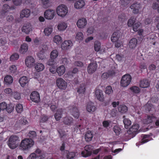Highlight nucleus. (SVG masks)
Returning <instances> with one entry per match:
<instances>
[{
  "label": "nucleus",
  "mask_w": 159,
  "mask_h": 159,
  "mask_svg": "<svg viewBox=\"0 0 159 159\" xmlns=\"http://www.w3.org/2000/svg\"><path fill=\"white\" fill-rule=\"evenodd\" d=\"M19 82L21 86L24 87L28 83V80L27 77L23 76L21 77L19 80Z\"/></svg>",
  "instance_id": "4be33fe9"
},
{
  "label": "nucleus",
  "mask_w": 159,
  "mask_h": 159,
  "mask_svg": "<svg viewBox=\"0 0 159 159\" xmlns=\"http://www.w3.org/2000/svg\"><path fill=\"white\" fill-rule=\"evenodd\" d=\"M141 23L139 22H137L135 23L133 25V29L134 32H137L138 30V29L139 28Z\"/></svg>",
  "instance_id": "09e8293b"
},
{
  "label": "nucleus",
  "mask_w": 159,
  "mask_h": 159,
  "mask_svg": "<svg viewBox=\"0 0 159 159\" xmlns=\"http://www.w3.org/2000/svg\"><path fill=\"white\" fill-rule=\"evenodd\" d=\"M130 8L133 9V12L134 14H137L139 12V10L141 8V4L137 3H134L131 5Z\"/></svg>",
  "instance_id": "dca6fc26"
},
{
  "label": "nucleus",
  "mask_w": 159,
  "mask_h": 159,
  "mask_svg": "<svg viewBox=\"0 0 159 159\" xmlns=\"http://www.w3.org/2000/svg\"><path fill=\"white\" fill-rule=\"evenodd\" d=\"M125 116H124L123 118V123L124 124L125 127L126 129H128L129 127L131 125V121L128 118H125Z\"/></svg>",
  "instance_id": "c756f323"
},
{
  "label": "nucleus",
  "mask_w": 159,
  "mask_h": 159,
  "mask_svg": "<svg viewBox=\"0 0 159 159\" xmlns=\"http://www.w3.org/2000/svg\"><path fill=\"white\" fill-rule=\"evenodd\" d=\"M52 27H47L45 28L44 31V33L45 35L49 36L52 33Z\"/></svg>",
  "instance_id": "ea45409f"
},
{
  "label": "nucleus",
  "mask_w": 159,
  "mask_h": 159,
  "mask_svg": "<svg viewBox=\"0 0 159 159\" xmlns=\"http://www.w3.org/2000/svg\"><path fill=\"white\" fill-rule=\"evenodd\" d=\"M65 68L64 66H59L56 69V71L59 76L62 75L65 71Z\"/></svg>",
  "instance_id": "bb28decb"
},
{
  "label": "nucleus",
  "mask_w": 159,
  "mask_h": 159,
  "mask_svg": "<svg viewBox=\"0 0 159 159\" xmlns=\"http://www.w3.org/2000/svg\"><path fill=\"white\" fill-rule=\"evenodd\" d=\"M87 20L85 18H82L78 20L76 24L79 28H83L87 25Z\"/></svg>",
  "instance_id": "2eb2a0df"
},
{
  "label": "nucleus",
  "mask_w": 159,
  "mask_h": 159,
  "mask_svg": "<svg viewBox=\"0 0 159 159\" xmlns=\"http://www.w3.org/2000/svg\"><path fill=\"white\" fill-rule=\"evenodd\" d=\"M73 119L72 117L66 116L63 118V122L65 125H70L73 123Z\"/></svg>",
  "instance_id": "6ab92c4d"
},
{
  "label": "nucleus",
  "mask_w": 159,
  "mask_h": 159,
  "mask_svg": "<svg viewBox=\"0 0 159 159\" xmlns=\"http://www.w3.org/2000/svg\"><path fill=\"white\" fill-rule=\"evenodd\" d=\"M28 50V45L26 43L22 44L19 49L20 53L21 54H25Z\"/></svg>",
  "instance_id": "cd10ccee"
},
{
  "label": "nucleus",
  "mask_w": 159,
  "mask_h": 159,
  "mask_svg": "<svg viewBox=\"0 0 159 159\" xmlns=\"http://www.w3.org/2000/svg\"><path fill=\"white\" fill-rule=\"evenodd\" d=\"M83 34L81 32H79L76 34L75 38L78 41H80L83 39Z\"/></svg>",
  "instance_id": "603ef678"
},
{
  "label": "nucleus",
  "mask_w": 159,
  "mask_h": 159,
  "mask_svg": "<svg viewBox=\"0 0 159 159\" xmlns=\"http://www.w3.org/2000/svg\"><path fill=\"white\" fill-rule=\"evenodd\" d=\"M119 111L121 113H124L128 110L127 107L124 105H121L118 108Z\"/></svg>",
  "instance_id": "2f4dec72"
},
{
  "label": "nucleus",
  "mask_w": 159,
  "mask_h": 159,
  "mask_svg": "<svg viewBox=\"0 0 159 159\" xmlns=\"http://www.w3.org/2000/svg\"><path fill=\"white\" fill-rule=\"evenodd\" d=\"M6 19L8 21L12 22L14 20V17L12 15H10L7 16Z\"/></svg>",
  "instance_id": "774afa93"
},
{
  "label": "nucleus",
  "mask_w": 159,
  "mask_h": 159,
  "mask_svg": "<svg viewBox=\"0 0 159 159\" xmlns=\"http://www.w3.org/2000/svg\"><path fill=\"white\" fill-rule=\"evenodd\" d=\"M6 109L7 112L11 113L14 109V106L12 104H9L8 106H7V108Z\"/></svg>",
  "instance_id": "3c124183"
},
{
  "label": "nucleus",
  "mask_w": 159,
  "mask_h": 159,
  "mask_svg": "<svg viewBox=\"0 0 159 159\" xmlns=\"http://www.w3.org/2000/svg\"><path fill=\"white\" fill-rule=\"evenodd\" d=\"M66 157L67 159H73L75 156V153L74 152H70L66 150Z\"/></svg>",
  "instance_id": "473e14b6"
},
{
  "label": "nucleus",
  "mask_w": 159,
  "mask_h": 159,
  "mask_svg": "<svg viewBox=\"0 0 159 159\" xmlns=\"http://www.w3.org/2000/svg\"><path fill=\"white\" fill-rule=\"evenodd\" d=\"M156 118H157L152 115L151 116H148L147 117L148 123H152L153 121V120Z\"/></svg>",
  "instance_id": "864d4df0"
},
{
  "label": "nucleus",
  "mask_w": 159,
  "mask_h": 159,
  "mask_svg": "<svg viewBox=\"0 0 159 159\" xmlns=\"http://www.w3.org/2000/svg\"><path fill=\"white\" fill-rule=\"evenodd\" d=\"M130 90L134 93H138L140 91L139 88L136 86H133L130 88Z\"/></svg>",
  "instance_id": "58836bf2"
},
{
  "label": "nucleus",
  "mask_w": 159,
  "mask_h": 159,
  "mask_svg": "<svg viewBox=\"0 0 159 159\" xmlns=\"http://www.w3.org/2000/svg\"><path fill=\"white\" fill-rule=\"evenodd\" d=\"M19 141V138L18 136L16 135H11L7 142V143L10 148L14 149L17 147Z\"/></svg>",
  "instance_id": "f257e3e1"
},
{
  "label": "nucleus",
  "mask_w": 159,
  "mask_h": 159,
  "mask_svg": "<svg viewBox=\"0 0 159 159\" xmlns=\"http://www.w3.org/2000/svg\"><path fill=\"white\" fill-rule=\"evenodd\" d=\"M85 4V2L83 0H79L75 3V7L77 9L82 8Z\"/></svg>",
  "instance_id": "a878e982"
},
{
  "label": "nucleus",
  "mask_w": 159,
  "mask_h": 159,
  "mask_svg": "<svg viewBox=\"0 0 159 159\" xmlns=\"http://www.w3.org/2000/svg\"><path fill=\"white\" fill-rule=\"evenodd\" d=\"M113 92L112 87L110 86H107L106 88L105 93L109 94Z\"/></svg>",
  "instance_id": "5fc2aeb1"
},
{
  "label": "nucleus",
  "mask_w": 159,
  "mask_h": 159,
  "mask_svg": "<svg viewBox=\"0 0 159 159\" xmlns=\"http://www.w3.org/2000/svg\"><path fill=\"white\" fill-rule=\"evenodd\" d=\"M55 11L51 9L46 10L44 12V15L45 18L48 20L52 19L55 16Z\"/></svg>",
  "instance_id": "0eeeda50"
},
{
  "label": "nucleus",
  "mask_w": 159,
  "mask_h": 159,
  "mask_svg": "<svg viewBox=\"0 0 159 159\" xmlns=\"http://www.w3.org/2000/svg\"><path fill=\"white\" fill-rule=\"evenodd\" d=\"M9 69V72L11 74L15 73L17 71V68L15 65H12L10 66Z\"/></svg>",
  "instance_id": "c03bdc74"
},
{
  "label": "nucleus",
  "mask_w": 159,
  "mask_h": 159,
  "mask_svg": "<svg viewBox=\"0 0 159 159\" xmlns=\"http://www.w3.org/2000/svg\"><path fill=\"white\" fill-rule=\"evenodd\" d=\"M57 14L61 17H64L67 14L68 10L67 7L64 5L58 6L56 9Z\"/></svg>",
  "instance_id": "7ed1b4c3"
},
{
  "label": "nucleus",
  "mask_w": 159,
  "mask_h": 159,
  "mask_svg": "<svg viewBox=\"0 0 159 159\" xmlns=\"http://www.w3.org/2000/svg\"><path fill=\"white\" fill-rule=\"evenodd\" d=\"M67 27V25L65 22L60 23L58 26V29L60 31L65 30Z\"/></svg>",
  "instance_id": "72a5a7b5"
},
{
  "label": "nucleus",
  "mask_w": 159,
  "mask_h": 159,
  "mask_svg": "<svg viewBox=\"0 0 159 159\" xmlns=\"http://www.w3.org/2000/svg\"><path fill=\"white\" fill-rule=\"evenodd\" d=\"M56 82L57 86L60 89L65 90L67 87V82L62 78L57 79Z\"/></svg>",
  "instance_id": "20e7f679"
},
{
  "label": "nucleus",
  "mask_w": 159,
  "mask_h": 159,
  "mask_svg": "<svg viewBox=\"0 0 159 159\" xmlns=\"http://www.w3.org/2000/svg\"><path fill=\"white\" fill-rule=\"evenodd\" d=\"M22 0H13L14 5L16 6H20L22 3Z\"/></svg>",
  "instance_id": "e2e57ef3"
},
{
  "label": "nucleus",
  "mask_w": 159,
  "mask_h": 159,
  "mask_svg": "<svg viewBox=\"0 0 159 159\" xmlns=\"http://www.w3.org/2000/svg\"><path fill=\"white\" fill-rule=\"evenodd\" d=\"M7 43L6 39L3 37H0V45L4 46Z\"/></svg>",
  "instance_id": "13d9d810"
},
{
  "label": "nucleus",
  "mask_w": 159,
  "mask_h": 159,
  "mask_svg": "<svg viewBox=\"0 0 159 159\" xmlns=\"http://www.w3.org/2000/svg\"><path fill=\"white\" fill-rule=\"evenodd\" d=\"M73 45V43L70 40L65 41L61 45V49L66 50L70 48Z\"/></svg>",
  "instance_id": "ddd939ff"
},
{
  "label": "nucleus",
  "mask_w": 159,
  "mask_h": 159,
  "mask_svg": "<svg viewBox=\"0 0 159 159\" xmlns=\"http://www.w3.org/2000/svg\"><path fill=\"white\" fill-rule=\"evenodd\" d=\"M40 2L44 8H47L50 6V0H40Z\"/></svg>",
  "instance_id": "e433bc0d"
},
{
  "label": "nucleus",
  "mask_w": 159,
  "mask_h": 159,
  "mask_svg": "<svg viewBox=\"0 0 159 159\" xmlns=\"http://www.w3.org/2000/svg\"><path fill=\"white\" fill-rule=\"evenodd\" d=\"M151 136L149 134H142V139L139 143L140 144H142L147 143L150 140L149 139Z\"/></svg>",
  "instance_id": "b1692460"
},
{
  "label": "nucleus",
  "mask_w": 159,
  "mask_h": 159,
  "mask_svg": "<svg viewBox=\"0 0 159 159\" xmlns=\"http://www.w3.org/2000/svg\"><path fill=\"white\" fill-rule=\"evenodd\" d=\"M96 108L94 105L93 102H89L87 103L86 106L87 111L89 113H92L96 110Z\"/></svg>",
  "instance_id": "4468645a"
},
{
  "label": "nucleus",
  "mask_w": 159,
  "mask_h": 159,
  "mask_svg": "<svg viewBox=\"0 0 159 159\" xmlns=\"http://www.w3.org/2000/svg\"><path fill=\"white\" fill-rule=\"evenodd\" d=\"M93 147L91 145H88L84 147V150L83 151L81 154L84 157L90 156L92 154Z\"/></svg>",
  "instance_id": "39448f33"
},
{
  "label": "nucleus",
  "mask_w": 159,
  "mask_h": 159,
  "mask_svg": "<svg viewBox=\"0 0 159 159\" xmlns=\"http://www.w3.org/2000/svg\"><path fill=\"white\" fill-rule=\"evenodd\" d=\"M135 19L133 17H131L129 19L128 21L127 25L129 27H131L133 26L135 22Z\"/></svg>",
  "instance_id": "a18cd8bd"
},
{
  "label": "nucleus",
  "mask_w": 159,
  "mask_h": 159,
  "mask_svg": "<svg viewBox=\"0 0 159 159\" xmlns=\"http://www.w3.org/2000/svg\"><path fill=\"white\" fill-rule=\"evenodd\" d=\"M116 74L115 71L113 70H110L107 72L103 73L101 75V78L103 80L107 79L110 76H113Z\"/></svg>",
  "instance_id": "f8f14e48"
},
{
  "label": "nucleus",
  "mask_w": 159,
  "mask_h": 159,
  "mask_svg": "<svg viewBox=\"0 0 159 159\" xmlns=\"http://www.w3.org/2000/svg\"><path fill=\"white\" fill-rule=\"evenodd\" d=\"M71 114L75 118H78L80 116L79 110L76 107H74L70 109Z\"/></svg>",
  "instance_id": "a211bd4d"
},
{
  "label": "nucleus",
  "mask_w": 159,
  "mask_h": 159,
  "mask_svg": "<svg viewBox=\"0 0 159 159\" xmlns=\"http://www.w3.org/2000/svg\"><path fill=\"white\" fill-rule=\"evenodd\" d=\"M98 67L96 63H91L87 67V70L89 74H92L94 72L97 70Z\"/></svg>",
  "instance_id": "1a4fd4ad"
},
{
  "label": "nucleus",
  "mask_w": 159,
  "mask_h": 159,
  "mask_svg": "<svg viewBox=\"0 0 159 159\" xmlns=\"http://www.w3.org/2000/svg\"><path fill=\"white\" fill-rule=\"evenodd\" d=\"M16 109L18 113H21L23 110V106L20 104H18L16 105Z\"/></svg>",
  "instance_id": "49530a36"
},
{
  "label": "nucleus",
  "mask_w": 159,
  "mask_h": 159,
  "mask_svg": "<svg viewBox=\"0 0 159 159\" xmlns=\"http://www.w3.org/2000/svg\"><path fill=\"white\" fill-rule=\"evenodd\" d=\"M95 94L97 99L101 102L104 101V96L102 91L99 89H96L95 91Z\"/></svg>",
  "instance_id": "9b49d317"
},
{
  "label": "nucleus",
  "mask_w": 159,
  "mask_h": 159,
  "mask_svg": "<svg viewBox=\"0 0 159 159\" xmlns=\"http://www.w3.org/2000/svg\"><path fill=\"white\" fill-rule=\"evenodd\" d=\"M4 81L7 84H10L13 81V78L11 76L7 75L5 77Z\"/></svg>",
  "instance_id": "7c9ffc66"
},
{
  "label": "nucleus",
  "mask_w": 159,
  "mask_h": 159,
  "mask_svg": "<svg viewBox=\"0 0 159 159\" xmlns=\"http://www.w3.org/2000/svg\"><path fill=\"white\" fill-rule=\"evenodd\" d=\"M7 104L5 102L0 103V110L3 111L7 108Z\"/></svg>",
  "instance_id": "6e6d98bb"
},
{
  "label": "nucleus",
  "mask_w": 159,
  "mask_h": 159,
  "mask_svg": "<svg viewBox=\"0 0 159 159\" xmlns=\"http://www.w3.org/2000/svg\"><path fill=\"white\" fill-rule=\"evenodd\" d=\"M120 35L119 31L114 32L111 37V41L113 42H116L120 38Z\"/></svg>",
  "instance_id": "aec40b11"
},
{
  "label": "nucleus",
  "mask_w": 159,
  "mask_h": 159,
  "mask_svg": "<svg viewBox=\"0 0 159 159\" xmlns=\"http://www.w3.org/2000/svg\"><path fill=\"white\" fill-rule=\"evenodd\" d=\"M58 132L60 134V136L61 138H62L63 136L66 135V133L65 131L61 129L58 130Z\"/></svg>",
  "instance_id": "0e129e2a"
},
{
  "label": "nucleus",
  "mask_w": 159,
  "mask_h": 159,
  "mask_svg": "<svg viewBox=\"0 0 159 159\" xmlns=\"http://www.w3.org/2000/svg\"><path fill=\"white\" fill-rule=\"evenodd\" d=\"M53 41L54 43H56L57 44H59L61 43L62 40L61 36L57 35L54 36Z\"/></svg>",
  "instance_id": "c9c22d12"
},
{
  "label": "nucleus",
  "mask_w": 159,
  "mask_h": 159,
  "mask_svg": "<svg viewBox=\"0 0 159 159\" xmlns=\"http://www.w3.org/2000/svg\"><path fill=\"white\" fill-rule=\"evenodd\" d=\"M58 52L56 50H54L52 51L50 53V57L53 59L56 58L58 56Z\"/></svg>",
  "instance_id": "4c0bfd02"
},
{
  "label": "nucleus",
  "mask_w": 159,
  "mask_h": 159,
  "mask_svg": "<svg viewBox=\"0 0 159 159\" xmlns=\"http://www.w3.org/2000/svg\"><path fill=\"white\" fill-rule=\"evenodd\" d=\"M19 55L17 53H14L11 55L10 58V61H14L18 60Z\"/></svg>",
  "instance_id": "f704fd0d"
},
{
  "label": "nucleus",
  "mask_w": 159,
  "mask_h": 159,
  "mask_svg": "<svg viewBox=\"0 0 159 159\" xmlns=\"http://www.w3.org/2000/svg\"><path fill=\"white\" fill-rule=\"evenodd\" d=\"M140 87L142 88H146L150 85V82L148 80L143 79L140 81Z\"/></svg>",
  "instance_id": "5701e85b"
},
{
  "label": "nucleus",
  "mask_w": 159,
  "mask_h": 159,
  "mask_svg": "<svg viewBox=\"0 0 159 159\" xmlns=\"http://www.w3.org/2000/svg\"><path fill=\"white\" fill-rule=\"evenodd\" d=\"M85 91V87L84 85H81L77 90V92L80 94H84Z\"/></svg>",
  "instance_id": "de8ad7c7"
},
{
  "label": "nucleus",
  "mask_w": 159,
  "mask_h": 159,
  "mask_svg": "<svg viewBox=\"0 0 159 159\" xmlns=\"http://www.w3.org/2000/svg\"><path fill=\"white\" fill-rule=\"evenodd\" d=\"M44 50L43 49L38 54V56L40 59H43L44 58Z\"/></svg>",
  "instance_id": "052dcab7"
},
{
  "label": "nucleus",
  "mask_w": 159,
  "mask_h": 159,
  "mask_svg": "<svg viewBox=\"0 0 159 159\" xmlns=\"http://www.w3.org/2000/svg\"><path fill=\"white\" fill-rule=\"evenodd\" d=\"M44 68V65L42 63H37L35 65V69L38 72H40L42 71Z\"/></svg>",
  "instance_id": "c85d7f7f"
},
{
  "label": "nucleus",
  "mask_w": 159,
  "mask_h": 159,
  "mask_svg": "<svg viewBox=\"0 0 159 159\" xmlns=\"http://www.w3.org/2000/svg\"><path fill=\"white\" fill-rule=\"evenodd\" d=\"M74 65L75 66L81 67L83 66V63L81 61H76L74 62Z\"/></svg>",
  "instance_id": "bf43d9fd"
},
{
  "label": "nucleus",
  "mask_w": 159,
  "mask_h": 159,
  "mask_svg": "<svg viewBox=\"0 0 159 159\" xmlns=\"http://www.w3.org/2000/svg\"><path fill=\"white\" fill-rule=\"evenodd\" d=\"M25 64L27 67H30V56H28L25 60Z\"/></svg>",
  "instance_id": "338daca9"
},
{
  "label": "nucleus",
  "mask_w": 159,
  "mask_h": 159,
  "mask_svg": "<svg viewBox=\"0 0 159 159\" xmlns=\"http://www.w3.org/2000/svg\"><path fill=\"white\" fill-rule=\"evenodd\" d=\"M30 100L36 103H38L40 101V95L39 93L36 91L32 92L30 94Z\"/></svg>",
  "instance_id": "6e6552de"
},
{
  "label": "nucleus",
  "mask_w": 159,
  "mask_h": 159,
  "mask_svg": "<svg viewBox=\"0 0 159 159\" xmlns=\"http://www.w3.org/2000/svg\"><path fill=\"white\" fill-rule=\"evenodd\" d=\"M30 15V10L29 9H25L22 10L20 14V17L23 18L24 17H27Z\"/></svg>",
  "instance_id": "393cba45"
},
{
  "label": "nucleus",
  "mask_w": 159,
  "mask_h": 159,
  "mask_svg": "<svg viewBox=\"0 0 159 159\" xmlns=\"http://www.w3.org/2000/svg\"><path fill=\"white\" fill-rule=\"evenodd\" d=\"M13 96L15 99L17 100H19L21 98L20 94L17 92H14L13 93Z\"/></svg>",
  "instance_id": "4d7b16f0"
},
{
  "label": "nucleus",
  "mask_w": 159,
  "mask_h": 159,
  "mask_svg": "<svg viewBox=\"0 0 159 159\" xmlns=\"http://www.w3.org/2000/svg\"><path fill=\"white\" fill-rule=\"evenodd\" d=\"M3 7V11L5 12L9 11L10 9V6L7 4H4Z\"/></svg>",
  "instance_id": "680f3d73"
},
{
  "label": "nucleus",
  "mask_w": 159,
  "mask_h": 159,
  "mask_svg": "<svg viewBox=\"0 0 159 159\" xmlns=\"http://www.w3.org/2000/svg\"><path fill=\"white\" fill-rule=\"evenodd\" d=\"M139 128V125L138 124H134L127 131V133L129 134H133V135H135L138 133V130Z\"/></svg>",
  "instance_id": "9d476101"
},
{
  "label": "nucleus",
  "mask_w": 159,
  "mask_h": 159,
  "mask_svg": "<svg viewBox=\"0 0 159 159\" xmlns=\"http://www.w3.org/2000/svg\"><path fill=\"white\" fill-rule=\"evenodd\" d=\"M94 49L96 52L100 51L101 48V43L98 41H95L94 45Z\"/></svg>",
  "instance_id": "37998d69"
},
{
  "label": "nucleus",
  "mask_w": 159,
  "mask_h": 159,
  "mask_svg": "<svg viewBox=\"0 0 159 159\" xmlns=\"http://www.w3.org/2000/svg\"><path fill=\"white\" fill-rule=\"evenodd\" d=\"M22 32L28 34L30 32V27L29 25H24L21 28Z\"/></svg>",
  "instance_id": "a19ab883"
},
{
  "label": "nucleus",
  "mask_w": 159,
  "mask_h": 159,
  "mask_svg": "<svg viewBox=\"0 0 159 159\" xmlns=\"http://www.w3.org/2000/svg\"><path fill=\"white\" fill-rule=\"evenodd\" d=\"M132 80V77L129 74H126L122 77L120 81V85L121 86L125 87L127 86L130 83Z\"/></svg>",
  "instance_id": "f03ea898"
},
{
  "label": "nucleus",
  "mask_w": 159,
  "mask_h": 159,
  "mask_svg": "<svg viewBox=\"0 0 159 159\" xmlns=\"http://www.w3.org/2000/svg\"><path fill=\"white\" fill-rule=\"evenodd\" d=\"M138 43L137 39L135 38H132L129 41V48L131 49L135 48Z\"/></svg>",
  "instance_id": "f3484780"
},
{
  "label": "nucleus",
  "mask_w": 159,
  "mask_h": 159,
  "mask_svg": "<svg viewBox=\"0 0 159 159\" xmlns=\"http://www.w3.org/2000/svg\"><path fill=\"white\" fill-rule=\"evenodd\" d=\"M93 136V134L92 132L90 130L87 131L84 135V138L86 142L91 141Z\"/></svg>",
  "instance_id": "412c9836"
},
{
  "label": "nucleus",
  "mask_w": 159,
  "mask_h": 159,
  "mask_svg": "<svg viewBox=\"0 0 159 159\" xmlns=\"http://www.w3.org/2000/svg\"><path fill=\"white\" fill-rule=\"evenodd\" d=\"M121 130V129L117 125L115 126L113 128V131L116 135H119Z\"/></svg>",
  "instance_id": "79ce46f5"
},
{
  "label": "nucleus",
  "mask_w": 159,
  "mask_h": 159,
  "mask_svg": "<svg viewBox=\"0 0 159 159\" xmlns=\"http://www.w3.org/2000/svg\"><path fill=\"white\" fill-rule=\"evenodd\" d=\"M30 147V139L25 138L22 140L20 145V148L23 150L28 149Z\"/></svg>",
  "instance_id": "423d86ee"
},
{
  "label": "nucleus",
  "mask_w": 159,
  "mask_h": 159,
  "mask_svg": "<svg viewBox=\"0 0 159 159\" xmlns=\"http://www.w3.org/2000/svg\"><path fill=\"white\" fill-rule=\"evenodd\" d=\"M48 119V116H42L40 120V123H44L46 122Z\"/></svg>",
  "instance_id": "69168bd1"
},
{
  "label": "nucleus",
  "mask_w": 159,
  "mask_h": 159,
  "mask_svg": "<svg viewBox=\"0 0 159 159\" xmlns=\"http://www.w3.org/2000/svg\"><path fill=\"white\" fill-rule=\"evenodd\" d=\"M11 26L10 25H6L3 27V30L4 31L7 33H9L11 32Z\"/></svg>",
  "instance_id": "8fccbe9b"
}]
</instances>
